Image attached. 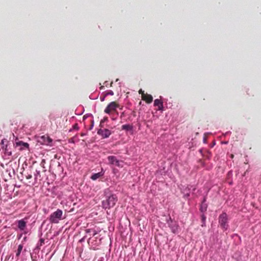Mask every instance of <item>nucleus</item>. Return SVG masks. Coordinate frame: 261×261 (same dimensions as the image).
<instances>
[{
  "label": "nucleus",
  "instance_id": "obj_1",
  "mask_svg": "<svg viewBox=\"0 0 261 261\" xmlns=\"http://www.w3.org/2000/svg\"><path fill=\"white\" fill-rule=\"evenodd\" d=\"M117 201V197L115 195H112L106 200L102 201V206L105 208H110L114 206Z\"/></svg>",
  "mask_w": 261,
  "mask_h": 261
},
{
  "label": "nucleus",
  "instance_id": "obj_2",
  "mask_svg": "<svg viewBox=\"0 0 261 261\" xmlns=\"http://www.w3.org/2000/svg\"><path fill=\"white\" fill-rule=\"evenodd\" d=\"M63 212L61 210L58 209L53 213L49 217V221L52 223H58L60 220L62 219Z\"/></svg>",
  "mask_w": 261,
  "mask_h": 261
},
{
  "label": "nucleus",
  "instance_id": "obj_3",
  "mask_svg": "<svg viewBox=\"0 0 261 261\" xmlns=\"http://www.w3.org/2000/svg\"><path fill=\"white\" fill-rule=\"evenodd\" d=\"M219 225L223 229H227L228 227V216L226 213H223L219 216Z\"/></svg>",
  "mask_w": 261,
  "mask_h": 261
},
{
  "label": "nucleus",
  "instance_id": "obj_4",
  "mask_svg": "<svg viewBox=\"0 0 261 261\" xmlns=\"http://www.w3.org/2000/svg\"><path fill=\"white\" fill-rule=\"evenodd\" d=\"M119 105L116 101L111 102L104 110L105 113L110 114L112 112L116 111V109L119 108Z\"/></svg>",
  "mask_w": 261,
  "mask_h": 261
},
{
  "label": "nucleus",
  "instance_id": "obj_5",
  "mask_svg": "<svg viewBox=\"0 0 261 261\" xmlns=\"http://www.w3.org/2000/svg\"><path fill=\"white\" fill-rule=\"evenodd\" d=\"M167 223L171 230V231L176 233L178 232L179 225L176 221L173 220L171 217L167 221Z\"/></svg>",
  "mask_w": 261,
  "mask_h": 261
},
{
  "label": "nucleus",
  "instance_id": "obj_6",
  "mask_svg": "<svg viewBox=\"0 0 261 261\" xmlns=\"http://www.w3.org/2000/svg\"><path fill=\"white\" fill-rule=\"evenodd\" d=\"M1 144L2 145V148L4 151L5 155L11 156L12 153V151L10 150L7 140L5 139H3L1 141Z\"/></svg>",
  "mask_w": 261,
  "mask_h": 261
},
{
  "label": "nucleus",
  "instance_id": "obj_7",
  "mask_svg": "<svg viewBox=\"0 0 261 261\" xmlns=\"http://www.w3.org/2000/svg\"><path fill=\"white\" fill-rule=\"evenodd\" d=\"M108 160L109 162V164L111 165H114L118 167H122V162L118 160L116 156L113 155H110L108 157Z\"/></svg>",
  "mask_w": 261,
  "mask_h": 261
},
{
  "label": "nucleus",
  "instance_id": "obj_8",
  "mask_svg": "<svg viewBox=\"0 0 261 261\" xmlns=\"http://www.w3.org/2000/svg\"><path fill=\"white\" fill-rule=\"evenodd\" d=\"M97 134L103 138H107L111 135V132L108 129H99Z\"/></svg>",
  "mask_w": 261,
  "mask_h": 261
},
{
  "label": "nucleus",
  "instance_id": "obj_9",
  "mask_svg": "<svg viewBox=\"0 0 261 261\" xmlns=\"http://www.w3.org/2000/svg\"><path fill=\"white\" fill-rule=\"evenodd\" d=\"M39 142L43 144L49 145L52 142V139L48 136L44 135L40 138Z\"/></svg>",
  "mask_w": 261,
  "mask_h": 261
},
{
  "label": "nucleus",
  "instance_id": "obj_10",
  "mask_svg": "<svg viewBox=\"0 0 261 261\" xmlns=\"http://www.w3.org/2000/svg\"><path fill=\"white\" fill-rule=\"evenodd\" d=\"M142 99L148 103H150L153 100L152 96L147 93H142Z\"/></svg>",
  "mask_w": 261,
  "mask_h": 261
},
{
  "label": "nucleus",
  "instance_id": "obj_11",
  "mask_svg": "<svg viewBox=\"0 0 261 261\" xmlns=\"http://www.w3.org/2000/svg\"><path fill=\"white\" fill-rule=\"evenodd\" d=\"M18 228L21 230H24L27 226V222L21 219L18 220L17 222Z\"/></svg>",
  "mask_w": 261,
  "mask_h": 261
},
{
  "label": "nucleus",
  "instance_id": "obj_12",
  "mask_svg": "<svg viewBox=\"0 0 261 261\" xmlns=\"http://www.w3.org/2000/svg\"><path fill=\"white\" fill-rule=\"evenodd\" d=\"M154 106L158 107V110H163V103L159 99H155L154 101Z\"/></svg>",
  "mask_w": 261,
  "mask_h": 261
},
{
  "label": "nucleus",
  "instance_id": "obj_13",
  "mask_svg": "<svg viewBox=\"0 0 261 261\" xmlns=\"http://www.w3.org/2000/svg\"><path fill=\"white\" fill-rule=\"evenodd\" d=\"M16 146H20V149H23L24 148H28L29 145L28 143H25L20 141L16 143Z\"/></svg>",
  "mask_w": 261,
  "mask_h": 261
},
{
  "label": "nucleus",
  "instance_id": "obj_14",
  "mask_svg": "<svg viewBox=\"0 0 261 261\" xmlns=\"http://www.w3.org/2000/svg\"><path fill=\"white\" fill-rule=\"evenodd\" d=\"M103 174L101 172L97 173H94L91 176V179L93 180H95L98 178H100V177L102 176Z\"/></svg>",
  "mask_w": 261,
  "mask_h": 261
},
{
  "label": "nucleus",
  "instance_id": "obj_15",
  "mask_svg": "<svg viewBox=\"0 0 261 261\" xmlns=\"http://www.w3.org/2000/svg\"><path fill=\"white\" fill-rule=\"evenodd\" d=\"M205 199L204 198L202 204L201 205L200 210L202 213H204L207 210V205L206 204H204L203 203L205 202Z\"/></svg>",
  "mask_w": 261,
  "mask_h": 261
},
{
  "label": "nucleus",
  "instance_id": "obj_16",
  "mask_svg": "<svg viewBox=\"0 0 261 261\" xmlns=\"http://www.w3.org/2000/svg\"><path fill=\"white\" fill-rule=\"evenodd\" d=\"M122 129L126 130H131L133 129V126L129 124H124L121 126Z\"/></svg>",
  "mask_w": 261,
  "mask_h": 261
},
{
  "label": "nucleus",
  "instance_id": "obj_17",
  "mask_svg": "<svg viewBox=\"0 0 261 261\" xmlns=\"http://www.w3.org/2000/svg\"><path fill=\"white\" fill-rule=\"evenodd\" d=\"M23 245H22V244H20L18 245V249L16 251V256L17 257H18L20 255V253L23 249Z\"/></svg>",
  "mask_w": 261,
  "mask_h": 261
},
{
  "label": "nucleus",
  "instance_id": "obj_18",
  "mask_svg": "<svg viewBox=\"0 0 261 261\" xmlns=\"http://www.w3.org/2000/svg\"><path fill=\"white\" fill-rule=\"evenodd\" d=\"M201 218L202 223L201 226L203 227L205 225L206 216L203 214L201 216Z\"/></svg>",
  "mask_w": 261,
  "mask_h": 261
},
{
  "label": "nucleus",
  "instance_id": "obj_19",
  "mask_svg": "<svg viewBox=\"0 0 261 261\" xmlns=\"http://www.w3.org/2000/svg\"><path fill=\"white\" fill-rule=\"evenodd\" d=\"M114 94V92L112 90H109V91H108L106 94H105V96H107L108 95H113Z\"/></svg>",
  "mask_w": 261,
  "mask_h": 261
},
{
  "label": "nucleus",
  "instance_id": "obj_20",
  "mask_svg": "<svg viewBox=\"0 0 261 261\" xmlns=\"http://www.w3.org/2000/svg\"><path fill=\"white\" fill-rule=\"evenodd\" d=\"M32 177V176L31 174H28V175L26 176V178L28 179H31Z\"/></svg>",
  "mask_w": 261,
  "mask_h": 261
},
{
  "label": "nucleus",
  "instance_id": "obj_21",
  "mask_svg": "<svg viewBox=\"0 0 261 261\" xmlns=\"http://www.w3.org/2000/svg\"><path fill=\"white\" fill-rule=\"evenodd\" d=\"M106 96H105V95L103 97H101H101H100V100H101V101H103L105 100V98Z\"/></svg>",
  "mask_w": 261,
  "mask_h": 261
},
{
  "label": "nucleus",
  "instance_id": "obj_22",
  "mask_svg": "<svg viewBox=\"0 0 261 261\" xmlns=\"http://www.w3.org/2000/svg\"><path fill=\"white\" fill-rule=\"evenodd\" d=\"M139 94H141V97L142 96V93H144V91L142 89H140L139 91Z\"/></svg>",
  "mask_w": 261,
  "mask_h": 261
},
{
  "label": "nucleus",
  "instance_id": "obj_23",
  "mask_svg": "<svg viewBox=\"0 0 261 261\" xmlns=\"http://www.w3.org/2000/svg\"><path fill=\"white\" fill-rule=\"evenodd\" d=\"M107 120H108V117H105V118H103L102 121L103 122L107 121Z\"/></svg>",
  "mask_w": 261,
  "mask_h": 261
},
{
  "label": "nucleus",
  "instance_id": "obj_24",
  "mask_svg": "<svg viewBox=\"0 0 261 261\" xmlns=\"http://www.w3.org/2000/svg\"><path fill=\"white\" fill-rule=\"evenodd\" d=\"M74 128H76V129H77V128H78L77 124H75V125H74Z\"/></svg>",
  "mask_w": 261,
  "mask_h": 261
},
{
  "label": "nucleus",
  "instance_id": "obj_25",
  "mask_svg": "<svg viewBox=\"0 0 261 261\" xmlns=\"http://www.w3.org/2000/svg\"><path fill=\"white\" fill-rule=\"evenodd\" d=\"M230 157H231V158H233L234 157V155H233V154H231L230 155Z\"/></svg>",
  "mask_w": 261,
  "mask_h": 261
},
{
  "label": "nucleus",
  "instance_id": "obj_26",
  "mask_svg": "<svg viewBox=\"0 0 261 261\" xmlns=\"http://www.w3.org/2000/svg\"><path fill=\"white\" fill-rule=\"evenodd\" d=\"M96 232H95L93 234V236H95V234H96Z\"/></svg>",
  "mask_w": 261,
  "mask_h": 261
}]
</instances>
